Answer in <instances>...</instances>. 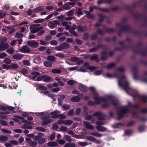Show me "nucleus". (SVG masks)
Wrapping results in <instances>:
<instances>
[{
    "mask_svg": "<svg viewBox=\"0 0 147 147\" xmlns=\"http://www.w3.org/2000/svg\"><path fill=\"white\" fill-rule=\"evenodd\" d=\"M23 56L24 55L21 54L16 53L14 54L13 55L12 57L13 59H16L17 60H19L22 59L23 58Z\"/></svg>",
    "mask_w": 147,
    "mask_h": 147,
    "instance_id": "13",
    "label": "nucleus"
},
{
    "mask_svg": "<svg viewBox=\"0 0 147 147\" xmlns=\"http://www.w3.org/2000/svg\"><path fill=\"white\" fill-rule=\"evenodd\" d=\"M23 36V34L17 32L16 33V36L18 38H21Z\"/></svg>",
    "mask_w": 147,
    "mask_h": 147,
    "instance_id": "57",
    "label": "nucleus"
},
{
    "mask_svg": "<svg viewBox=\"0 0 147 147\" xmlns=\"http://www.w3.org/2000/svg\"><path fill=\"white\" fill-rule=\"evenodd\" d=\"M51 72L55 74H59L61 73V69L58 68L53 69H52Z\"/></svg>",
    "mask_w": 147,
    "mask_h": 147,
    "instance_id": "28",
    "label": "nucleus"
},
{
    "mask_svg": "<svg viewBox=\"0 0 147 147\" xmlns=\"http://www.w3.org/2000/svg\"><path fill=\"white\" fill-rule=\"evenodd\" d=\"M90 89L93 94L94 98L96 103H100L102 102L104 104L102 105V107H106L109 106V105L107 103V100L104 98L100 97L94 87H90Z\"/></svg>",
    "mask_w": 147,
    "mask_h": 147,
    "instance_id": "2",
    "label": "nucleus"
},
{
    "mask_svg": "<svg viewBox=\"0 0 147 147\" xmlns=\"http://www.w3.org/2000/svg\"><path fill=\"white\" fill-rule=\"evenodd\" d=\"M55 134L53 133L50 135L49 136V139L50 140H53L55 139Z\"/></svg>",
    "mask_w": 147,
    "mask_h": 147,
    "instance_id": "47",
    "label": "nucleus"
},
{
    "mask_svg": "<svg viewBox=\"0 0 147 147\" xmlns=\"http://www.w3.org/2000/svg\"><path fill=\"white\" fill-rule=\"evenodd\" d=\"M36 129L38 130L43 132H45L46 131V129H45L42 127H36Z\"/></svg>",
    "mask_w": 147,
    "mask_h": 147,
    "instance_id": "49",
    "label": "nucleus"
},
{
    "mask_svg": "<svg viewBox=\"0 0 147 147\" xmlns=\"http://www.w3.org/2000/svg\"><path fill=\"white\" fill-rule=\"evenodd\" d=\"M47 59L48 61L52 62H54L56 60L54 56L52 55L48 56L47 57Z\"/></svg>",
    "mask_w": 147,
    "mask_h": 147,
    "instance_id": "31",
    "label": "nucleus"
},
{
    "mask_svg": "<svg viewBox=\"0 0 147 147\" xmlns=\"http://www.w3.org/2000/svg\"><path fill=\"white\" fill-rule=\"evenodd\" d=\"M59 113L58 111H56L50 113L51 115V117L52 118H56L58 117V114Z\"/></svg>",
    "mask_w": 147,
    "mask_h": 147,
    "instance_id": "17",
    "label": "nucleus"
},
{
    "mask_svg": "<svg viewBox=\"0 0 147 147\" xmlns=\"http://www.w3.org/2000/svg\"><path fill=\"white\" fill-rule=\"evenodd\" d=\"M36 86L38 87L40 90H46L47 89V88L43 86L41 84H37Z\"/></svg>",
    "mask_w": 147,
    "mask_h": 147,
    "instance_id": "21",
    "label": "nucleus"
},
{
    "mask_svg": "<svg viewBox=\"0 0 147 147\" xmlns=\"http://www.w3.org/2000/svg\"><path fill=\"white\" fill-rule=\"evenodd\" d=\"M27 44L30 47L33 48H37L38 46V43L35 40H28Z\"/></svg>",
    "mask_w": 147,
    "mask_h": 147,
    "instance_id": "6",
    "label": "nucleus"
},
{
    "mask_svg": "<svg viewBox=\"0 0 147 147\" xmlns=\"http://www.w3.org/2000/svg\"><path fill=\"white\" fill-rule=\"evenodd\" d=\"M37 144V142L35 141H32L31 140L30 143H29V145L32 146H36Z\"/></svg>",
    "mask_w": 147,
    "mask_h": 147,
    "instance_id": "52",
    "label": "nucleus"
},
{
    "mask_svg": "<svg viewBox=\"0 0 147 147\" xmlns=\"http://www.w3.org/2000/svg\"><path fill=\"white\" fill-rule=\"evenodd\" d=\"M44 7L39 6L37 7L33 10V11L34 13H37L38 11H41L45 10Z\"/></svg>",
    "mask_w": 147,
    "mask_h": 147,
    "instance_id": "18",
    "label": "nucleus"
},
{
    "mask_svg": "<svg viewBox=\"0 0 147 147\" xmlns=\"http://www.w3.org/2000/svg\"><path fill=\"white\" fill-rule=\"evenodd\" d=\"M106 76L109 78L115 77L118 78V84L119 86L122 87V86L120 83V79L117 76V74L116 73H115L113 74H107L105 75Z\"/></svg>",
    "mask_w": 147,
    "mask_h": 147,
    "instance_id": "8",
    "label": "nucleus"
},
{
    "mask_svg": "<svg viewBox=\"0 0 147 147\" xmlns=\"http://www.w3.org/2000/svg\"><path fill=\"white\" fill-rule=\"evenodd\" d=\"M86 138L88 140L93 142L96 144H100L101 143V140H97L95 138L91 136H88L86 137Z\"/></svg>",
    "mask_w": 147,
    "mask_h": 147,
    "instance_id": "9",
    "label": "nucleus"
},
{
    "mask_svg": "<svg viewBox=\"0 0 147 147\" xmlns=\"http://www.w3.org/2000/svg\"><path fill=\"white\" fill-rule=\"evenodd\" d=\"M47 145L48 146L53 147L54 146H57L58 144L57 142H50L48 143Z\"/></svg>",
    "mask_w": 147,
    "mask_h": 147,
    "instance_id": "34",
    "label": "nucleus"
},
{
    "mask_svg": "<svg viewBox=\"0 0 147 147\" xmlns=\"http://www.w3.org/2000/svg\"><path fill=\"white\" fill-rule=\"evenodd\" d=\"M64 147H76V145L72 143H68L64 145Z\"/></svg>",
    "mask_w": 147,
    "mask_h": 147,
    "instance_id": "35",
    "label": "nucleus"
},
{
    "mask_svg": "<svg viewBox=\"0 0 147 147\" xmlns=\"http://www.w3.org/2000/svg\"><path fill=\"white\" fill-rule=\"evenodd\" d=\"M31 74L32 76H30L28 77L30 79L33 80H34L37 76L40 75L39 72L37 71H32Z\"/></svg>",
    "mask_w": 147,
    "mask_h": 147,
    "instance_id": "11",
    "label": "nucleus"
},
{
    "mask_svg": "<svg viewBox=\"0 0 147 147\" xmlns=\"http://www.w3.org/2000/svg\"><path fill=\"white\" fill-rule=\"evenodd\" d=\"M74 11L73 10H71L68 12H66L65 14L67 15V16H72L74 15L73 13Z\"/></svg>",
    "mask_w": 147,
    "mask_h": 147,
    "instance_id": "36",
    "label": "nucleus"
},
{
    "mask_svg": "<svg viewBox=\"0 0 147 147\" xmlns=\"http://www.w3.org/2000/svg\"><path fill=\"white\" fill-rule=\"evenodd\" d=\"M76 13L78 14V16H80V15L83 14L82 12V9L80 8H78L76 9Z\"/></svg>",
    "mask_w": 147,
    "mask_h": 147,
    "instance_id": "33",
    "label": "nucleus"
},
{
    "mask_svg": "<svg viewBox=\"0 0 147 147\" xmlns=\"http://www.w3.org/2000/svg\"><path fill=\"white\" fill-rule=\"evenodd\" d=\"M79 89L81 91L83 92H86L88 90V88L87 87L82 85H79Z\"/></svg>",
    "mask_w": 147,
    "mask_h": 147,
    "instance_id": "23",
    "label": "nucleus"
},
{
    "mask_svg": "<svg viewBox=\"0 0 147 147\" xmlns=\"http://www.w3.org/2000/svg\"><path fill=\"white\" fill-rule=\"evenodd\" d=\"M93 115L98 117V119L100 120H102L104 119V118L103 117V115L100 113L98 112L95 113L93 114Z\"/></svg>",
    "mask_w": 147,
    "mask_h": 147,
    "instance_id": "19",
    "label": "nucleus"
},
{
    "mask_svg": "<svg viewBox=\"0 0 147 147\" xmlns=\"http://www.w3.org/2000/svg\"><path fill=\"white\" fill-rule=\"evenodd\" d=\"M96 123L97 125L100 126L104 124V123L101 120H99L96 122Z\"/></svg>",
    "mask_w": 147,
    "mask_h": 147,
    "instance_id": "63",
    "label": "nucleus"
},
{
    "mask_svg": "<svg viewBox=\"0 0 147 147\" xmlns=\"http://www.w3.org/2000/svg\"><path fill=\"white\" fill-rule=\"evenodd\" d=\"M7 117V115H5L4 112H0V117L3 119H5Z\"/></svg>",
    "mask_w": 147,
    "mask_h": 147,
    "instance_id": "48",
    "label": "nucleus"
},
{
    "mask_svg": "<svg viewBox=\"0 0 147 147\" xmlns=\"http://www.w3.org/2000/svg\"><path fill=\"white\" fill-rule=\"evenodd\" d=\"M11 69H18L19 67V65L16 63H12L10 65Z\"/></svg>",
    "mask_w": 147,
    "mask_h": 147,
    "instance_id": "25",
    "label": "nucleus"
},
{
    "mask_svg": "<svg viewBox=\"0 0 147 147\" xmlns=\"http://www.w3.org/2000/svg\"><path fill=\"white\" fill-rule=\"evenodd\" d=\"M80 100V98L78 96L73 97L71 99V100L73 102H79Z\"/></svg>",
    "mask_w": 147,
    "mask_h": 147,
    "instance_id": "26",
    "label": "nucleus"
},
{
    "mask_svg": "<svg viewBox=\"0 0 147 147\" xmlns=\"http://www.w3.org/2000/svg\"><path fill=\"white\" fill-rule=\"evenodd\" d=\"M48 26L51 29H53L56 27V24L53 23V22H49Z\"/></svg>",
    "mask_w": 147,
    "mask_h": 147,
    "instance_id": "29",
    "label": "nucleus"
},
{
    "mask_svg": "<svg viewBox=\"0 0 147 147\" xmlns=\"http://www.w3.org/2000/svg\"><path fill=\"white\" fill-rule=\"evenodd\" d=\"M83 123L85 125L86 127L87 128L90 129H93V126L91 125L90 123L86 121H84Z\"/></svg>",
    "mask_w": 147,
    "mask_h": 147,
    "instance_id": "16",
    "label": "nucleus"
},
{
    "mask_svg": "<svg viewBox=\"0 0 147 147\" xmlns=\"http://www.w3.org/2000/svg\"><path fill=\"white\" fill-rule=\"evenodd\" d=\"M11 62V60L8 58L5 59L4 60V62L6 64H10Z\"/></svg>",
    "mask_w": 147,
    "mask_h": 147,
    "instance_id": "54",
    "label": "nucleus"
},
{
    "mask_svg": "<svg viewBox=\"0 0 147 147\" xmlns=\"http://www.w3.org/2000/svg\"><path fill=\"white\" fill-rule=\"evenodd\" d=\"M115 65L114 63H111L108 64L106 67L107 69H110L113 67Z\"/></svg>",
    "mask_w": 147,
    "mask_h": 147,
    "instance_id": "44",
    "label": "nucleus"
},
{
    "mask_svg": "<svg viewBox=\"0 0 147 147\" xmlns=\"http://www.w3.org/2000/svg\"><path fill=\"white\" fill-rule=\"evenodd\" d=\"M78 144L80 146H85L88 144L86 142H79L78 143Z\"/></svg>",
    "mask_w": 147,
    "mask_h": 147,
    "instance_id": "46",
    "label": "nucleus"
},
{
    "mask_svg": "<svg viewBox=\"0 0 147 147\" xmlns=\"http://www.w3.org/2000/svg\"><path fill=\"white\" fill-rule=\"evenodd\" d=\"M8 138L5 136H0V141L1 142H6L7 141Z\"/></svg>",
    "mask_w": 147,
    "mask_h": 147,
    "instance_id": "39",
    "label": "nucleus"
},
{
    "mask_svg": "<svg viewBox=\"0 0 147 147\" xmlns=\"http://www.w3.org/2000/svg\"><path fill=\"white\" fill-rule=\"evenodd\" d=\"M39 41L40 44L42 45H45L48 43V42L44 40H40Z\"/></svg>",
    "mask_w": 147,
    "mask_h": 147,
    "instance_id": "60",
    "label": "nucleus"
},
{
    "mask_svg": "<svg viewBox=\"0 0 147 147\" xmlns=\"http://www.w3.org/2000/svg\"><path fill=\"white\" fill-rule=\"evenodd\" d=\"M35 62L36 63L40 64L42 62V60L40 57H37L35 59Z\"/></svg>",
    "mask_w": 147,
    "mask_h": 147,
    "instance_id": "41",
    "label": "nucleus"
},
{
    "mask_svg": "<svg viewBox=\"0 0 147 147\" xmlns=\"http://www.w3.org/2000/svg\"><path fill=\"white\" fill-rule=\"evenodd\" d=\"M98 15L99 16V22H101L103 21V19L105 17L99 14Z\"/></svg>",
    "mask_w": 147,
    "mask_h": 147,
    "instance_id": "62",
    "label": "nucleus"
},
{
    "mask_svg": "<svg viewBox=\"0 0 147 147\" xmlns=\"http://www.w3.org/2000/svg\"><path fill=\"white\" fill-rule=\"evenodd\" d=\"M65 140L69 142H71L72 141L71 138L70 136L68 135H66L65 136Z\"/></svg>",
    "mask_w": 147,
    "mask_h": 147,
    "instance_id": "51",
    "label": "nucleus"
},
{
    "mask_svg": "<svg viewBox=\"0 0 147 147\" xmlns=\"http://www.w3.org/2000/svg\"><path fill=\"white\" fill-rule=\"evenodd\" d=\"M51 77L48 75L43 76V81L45 82H48L51 80Z\"/></svg>",
    "mask_w": 147,
    "mask_h": 147,
    "instance_id": "20",
    "label": "nucleus"
},
{
    "mask_svg": "<svg viewBox=\"0 0 147 147\" xmlns=\"http://www.w3.org/2000/svg\"><path fill=\"white\" fill-rule=\"evenodd\" d=\"M23 64L29 66L30 65V62L29 60H24L23 61Z\"/></svg>",
    "mask_w": 147,
    "mask_h": 147,
    "instance_id": "56",
    "label": "nucleus"
},
{
    "mask_svg": "<svg viewBox=\"0 0 147 147\" xmlns=\"http://www.w3.org/2000/svg\"><path fill=\"white\" fill-rule=\"evenodd\" d=\"M50 117V116L49 115H46L44 117H42V119H44V120L42 121V124L43 126H45L49 123L52 121V119H49L45 120L47 119H48Z\"/></svg>",
    "mask_w": 147,
    "mask_h": 147,
    "instance_id": "7",
    "label": "nucleus"
},
{
    "mask_svg": "<svg viewBox=\"0 0 147 147\" xmlns=\"http://www.w3.org/2000/svg\"><path fill=\"white\" fill-rule=\"evenodd\" d=\"M7 52L9 54L13 53L14 52V49L13 48L11 47L8 49L7 50Z\"/></svg>",
    "mask_w": 147,
    "mask_h": 147,
    "instance_id": "37",
    "label": "nucleus"
},
{
    "mask_svg": "<svg viewBox=\"0 0 147 147\" xmlns=\"http://www.w3.org/2000/svg\"><path fill=\"white\" fill-rule=\"evenodd\" d=\"M125 71V69L123 67H120L118 68L117 70V72H115L117 74V76L120 79V83L122 84L121 85L122 87L123 88L124 90L127 92L128 91H129L130 92L132 93V96L134 97H139V96L138 93H137L135 94L132 92V90L128 86V83L126 81V77L124 75H123L121 76H119L118 75V72H122Z\"/></svg>",
    "mask_w": 147,
    "mask_h": 147,
    "instance_id": "1",
    "label": "nucleus"
},
{
    "mask_svg": "<svg viewBox=\"0 0 147 147\" xmlns=\"http://www.w3.org/2000/svg\"><path fill=\"white\" fill-rule=\"evenodd\" d=\"M74 111L73 109H71L68 112L67 115L68 116H72L74 115Z\"/></svg>",
    "mask_w": 147,
    "mask_h": 147,
    "instance_id": "42",
    "label": "nucleus"
},
{
    "mask_svg": "<svg viewBox=\"0 0 147 147\" xmlns=\"http://www.w3.org/2000/svg\"><path fill=\"white\" fill-rule=\"evenodd\" d=\"M57 142L60 144L63 145L65 144V142L64 140L60 139L58 140Z\"/></svg>",
    "mask_w": 147,
    "mask_h": 147,
    "instance_id": "61",
    "label": "nucleus"
},
{
    "mask_svg": "<svg viewBox=\"0 0 147 147\" xmlns=\"http://www.w3.org/2000/svg\"><path fill=\"white\" fill-rule=\"evenodd\" d=\"M69 47V45L66 42H63L59 46L55 47V48L57 51H61L64 49H67Z\"/></svg>",
    "mask_w": 147,
    "mask_h": 147,
    "instance_id": "4",
    "label": "nucleus"
},
{
    "mask_svg": "<svg viewBox=\"0 0 147 147\" xmlns=\"http://www.w3.org/2000/svg\"><path fill=\"white\" fill-rule=\"evenodd\" d=\"M22 128L24 129H31L32 128V127L31 126H29L26 123L24 124L22 126Z\"/></svg>",
    "mask_w": 147,
    "mask_h": 147,
    "instance_id": "50",
    "label": "nucleus"
},
{
    "mask_svg": "<svg viewBox=\"0 0 147 147\" xmlns=\"http://www.w3.org/2000/svg\"><path fill=\"white\" fill-rule=\"evenodd\" d=\"M55 56L59 57L61 58H63L64 57V55L61 53H58L54 55Z\"/></svg>",
    "mask_w": 147,
    "mask_h": 147,
    "instance_id": "43",
    "label": "nucleus"
},
{
    "mask_svg": "<svg viewBox=\"0 0 147 147\" xmlns=\"http://www.w3.org/2000/svg\"><path fill=\"white\" fill-rule=\"evenodd\" d=\"M90 134L92 135L93 136L98 137L100 138L102 136L105 135H102L99 133L97 132H92L90 133L89 134Z\"/></svg>",
    "mask_w": 147,
    "mask_h": 147,
    "instance_id": "22",
    "label": "nucleus"
},
{
    "mask_svg": "<svg viewBox=\"0 0 147 147\" xmlns=\"http://www.w3.org/2000/svg\"><path fill=\"white\" fill-rule=\"evenodd\" d=\"M128 110L127 107H122L118 111V114L119 117V119L123 117L124 114Z\"/></svg>",
    "mask_w": 147,
    "mask_h": 147,
    "instance_id": "5",
    "label": "nucleus"
},
{
    "mask_svg": "<svg viewBox=\"0 0 147 147\" xmlns=\"http://www.w3.org/2000/svg\"><path fill=\"white\" fill-rule=\"evenodd\" d=\"M62 8L64 10H68L71 8V7H69L68 3L67 4H66L64 5L63 7Z\"/></svg>",
    "mask_w": 147,
    "mask_h": 147,
    "instance_id": "45",
    "label": "nucleus"
},
{
    "mask_svg": "<svg viewBox=\"0 0 147 147\" xmlns=\"http://www.w3.org/2000/svg\"><path fill=\"white\" fill-rule=\"evenodd\" d=\"M40 25L39 24H33L31 25L30 27V29L31 33H35L42 29V27H38Z\"/></svg>",
    "mask_w": 147,
    "mask_h": 147,
    "instance_id": "3",
    "label": "nucleus"
},
{
    "mask_svg": "<svg viewBox=\"0 0 147 147\" xmlns=\"http://www.w3.org/2000/svg\"><path fill=\"white\" fill-rule=\"evenodd\" d=\"M64 124L66 125H70L73 123V122L71 120H65Z\"/></svg>",
    "mask_w": 147,
    "mask_h": 147,
    "instance_id": "53",
    "label": "nucleus"
},
{
    "mask_svg": "<svg viewBox=\"0 0 147 147\" xmlns=\"http://www.w3.org/2000/svg\"><path fill=\"white\" fill-rule=\"evenodd\" d=\"M96 128L97 130L99 131L104 132L106 131H108L106 128L102 126L97 125L96 126Z\"/></svg>",
    "mask_w": 147,
    "mask_h": 147,
    "instance_id": "14",
    "label": "nucleus"
},
{
    "mask_svg": "<svg viewBox=\"0 0 147 147\" xmlns=\"http://www.w3.org/2000/svg\"><path fill=\"white\" fill-rule=\"evenodd\" d=\"M5 12L0 11V18H3L6 15Z\"/></svg>",
    "mask_w": 147,
    "mask_h": 147,
    "instance_id": "55",
    "label": "nucleus"
},
{
    "mask_svg": "<svg viewBox=\"0 0 147 147\" xmlns=\"http://www.w3.org/2000/svg\"><path fill=\"white\" fill-rule=\"evenodd\" d=\"M41 92L43 93L44 95H47L48 96L52 97L53 96L52 94H50L49 92L48 91H45L44 92Z\"/></svg>",
    "mask_w": 147,
    "mask_h": 147,
    "instance_id": "40",
    "label": "nucleus"
},
{
    "mask_svg": "<svg viewBox=\"0 0 147 147\" xmlns=\"http://www.w3.org/2000/svg\"><path fill=\"white\" fill-rule=\"evenodd\" d=\"M44 19H38L34 21L33 22L36 23H40L45 21Z\"/></svg>",
    "mask_w": 147,
    "mask_h": 147,
    "instance_id": "32",
    "label": "nucleus"
},
{
    "mask_svg": "<svg viewBox=\"0 0 147 147\" xmlns=\"http://www.w3.org/2000/svg\"><path fill=\"white\" fill-rule=\"evenodd\" d=\"M113 0H99L97 3L99 4L102 3H109L112 1Z\"/></svg>",
    "mask_w": 147,
    "mask_h": 147,
    "instance_id": "30",
    "label": "nucleus"
},
{
    "mask_svg": "<svg viewBox=\"0 0 147 147\" xmlns=\"http://www.w3.org/2000/svg\"><path fill=\"white\" fill-rule=\"evenodd\" d=\"M67 134H68L72 135L73 137L77 139H81L82 138L81 136L75 134L74 132L71 130L67 132Z\"/></svg>",
    "mask_w": 147,
    "mask_h": 147,
    "instance_id": "12",
    "label": "nucleus"
},
{
    "mask_svg": "<svg viewBox=\"0 0 147 147\" xmlns=\"http://www.w3.org/2000/svg\"><path fill=\"white\" fill-rule=\"evenodd\" d=\"M77 28L78 31L81 32L85 31L86 30L87 28L85 26H79L77 27Z\"/></svg>",
    "mask_w": 147,
    "mask_h": 147,
    "instance_id": "24",
    "label": "nucleus"
},
{
    "mask_svg": "<svg viewBox=\"0 0 147 147\" xmlns=\"http://www.w3.org/2000/svg\"><path fill=\"white\" fill-rule=\"evenodd\" d=\"M19 51L22 53H30V49L28 47L25 45L20 48L19 49Z\"/></svg>",
    "mask_w": 147,
    "mask_h": 147,
    "instance_id": "10",
    "label": "nucleus"
},
{
    "mask_svg": "<svg viewBox=\"0 0 147 147\" xmlns=\"http://www.w3.org/2000/svg\"><path fill=\"white\" fill-rule=\"evenodd\" d=\"M9 47V45L7 43L0 44V51H3L6 50Z\"/></svg>",
    "mask_w": 147,
    "mask_h": 147,
    "instance_id": "15",
    "label": "nucleus"
},
{
    "mask_svg": "<svg viewBox=\"0 0 147 147\" xmlns=\"http://www.w3.org/2000/svg\"><path fill=\"white\" fill-rule=\"evenodd\" d=\"M76 82L74 80H70L68 81L67 84L70 86H72L76 83Z\"/></svg>",
    "mask_w": 147,
    "mask_h": 147,
    "instance_id": "38",
    "label": "nucleus"
},
{
    "mask_svg": "<svg viewBox=\"0 0 147 147\" xmlns=\"http://www.w3.org/2000/svg\"><path fill=\"white\" fill-rule=\"evenodd\" d=\"M44 65L46 67H51L52 66V63L50 62L46 61L43 63Z\"/></svg>",
    "mask_w": 147,
    "mask_h": 147,
    "instance_id": "27",
    "label": "nucleus"
},
{
    "mask_svg": "<svg viewBox=\"0 0 147 147\" xmlns=\"http://www.w3.org/2000/svg\"><path fill=\"white\" fill-rule=\"evenodd\" d=\"M3 69H11L10 65H8L6 64H3Z\"/></svg>",
    "mask_w": 147,
    "mask_h": 147,
    "instance_id": "59",
    "label": "nucleus"
},
{
    "mask_svg": "<svg viewBox=\"0 0 147 147\" xmlns=\"http://www.w3.org/2000/svg\"><path fill=\"white\" fill-rule=\"evenodd\" d=\"M78 60H79V58L76 57H71L70 58V61L72 62L77 61Z\"/></svg>",
    "mask_w": 147,
    "mask_h": 147,
    "instance_id": "64",
    "label": "nucleus"
},
{
    "mask_svg": "<svg viewBox=\"0 0 147 147\" xmlns=\"http://www.w3.org/2000/svg\"><path fill=\"white\" fill-rule=\"evenodd\" d=\"M16 117L18 119H20L21 120H22V122L24 123H26L27 121L26 120H24V118H23V117H22L21 116H16Z\"/></svg>",
    "mask_w": 147,
    "mask_h": 147,
    "instance_id": "58",
    "label": "nucleus"
}]
</instances>
